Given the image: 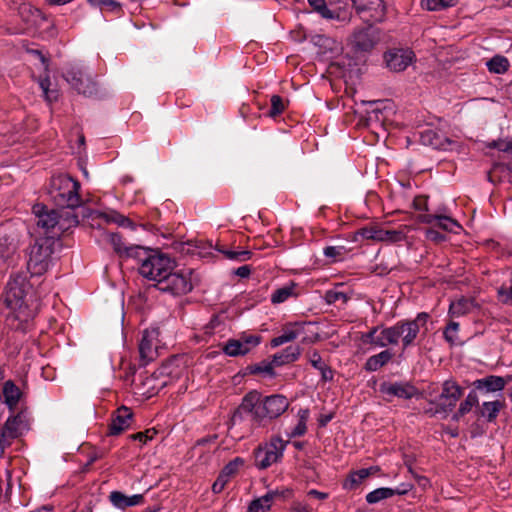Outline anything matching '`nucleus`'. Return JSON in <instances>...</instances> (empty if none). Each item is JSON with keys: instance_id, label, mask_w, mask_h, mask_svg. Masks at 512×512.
Here are the masks:
<instances>
[{"instance_id": "f257e3e1", "label": "nucleus", "mask_w": 512, "mask_h": 512, "mask_svg": "<svg viewBox=\"0 0 512 512\" xmlns=\"http://www.w3.org/2000/svg\"><path fill=\"white\" fill-rule=\"evenodd\" d=\"M30 292L31 286L23 275L14 276L7 283L4 293V303L10 310L7 321L16 330H25L37 313L38 304Z\"/></svg>"}, {"instance_id": "f03ea898", "label": "nucleus", "mask_w": 512, "mask_h": 512, "mask_svg": "<svg viewBox=\"0 0 512 512\" xmlns=\"http://www.w3.org/2000/svg\"><path fill=\"white\" fill-rule=\"evenodd\" d=\"M131 258L139 262L138 271L140 275L150 281L156 282L158 286L170 269L175 268V262L163 253L147 250L142 246H133L127 250Z\"/></svg>"}, {"instance_id": "7ed1b4c3", "label": "nucleus", "mask_w": 512, "mask_h": 512, "mask_svg": "<svg viewBox=\"0 0 512 512\" xmlns=\"http://www.w3.org/2000/svg\"><path fill=\"white\" fill-rule=\"evenodd\" d=\"M79 183L68 175L51 178L49 194L58 206L75 208L81 205Z\"/></svg>"}, {"instance_id": "20e7f679", "label": "nucleus", "mask_w": 512, "mask_h": 512, "mask_svg": "<svg viewBox=\"0 0 512 512\" xmlns=\"http://www.w3.org/2000/svg\"><path fill=\"white\" fill-rule=\"evenodd\" d=\"M54 253L53 238H39L27 252V269L33 276H41L48 271Z\"/></svg>"}, {"instance_id": "39448f33", "label": "nucleus", "mask_w": 512, "mask_h": 512, "mask_svg": "<svg viewBox=\"0 0 512 512\" xmlns=\"http://www.w3.org/2000/svg\"><path fill=\"white\" fill-rule=\"evenodd\" d=\"M428 318L429 315L423 312L419 313L414 320L399 321L390 326L394 335V344L397 345L401 341L403 349L413 345L420 328L426 325Z\"/></svg>"}, {"instance_id": "423d86ee", "label": "nucleus", "mask_w": 512, "mask_h": 512, "mask_svg": "<svg viewBox=\"0 0 512 512\" xmlns=\"http://www.w3.org/2000/svg\"><path fill=\"white\" fill-rule=\"evenodd\" d=\"M410 227L400 225L397 228H385L379 225H371L359 230L358 234L366 240L395 244L405 241Z\"/></svg>"}, {"instance_id": "0eeeda50", "label": "nucleus", "mask_w": 512, "mask_h": 512, "mask_svg": "<svg viewBox=\"0 0 512 512\" xmlns=\"http://www.w3.org/2000/svg\"><path fill=\"white\" fill-rule=\"evenodd\" d=\"M192 271L190 269L177 270L170 269V272L164 277L158 285L159 290L173 295H183L190 292L193 288Z\"/></svg>"}, {"instance_id": "6e6552de", "label": "nucleus", "mask_w": 512, "mask_h": 512, "mask_svg": "<svg viewBox=\"0 0 512 512\" xmlns=\"http://www.w3.org/2000/svg\"><path fill=\"white\" fill-rule=\"evenodd\" d=\"M286 442L279 437L272 438L270 442L259 446L254 452L255 466L259 469H267L277 463L283 456Z\"/></svg>"}, {"instance_id": "1a4fd4ad", "label": "nucleus", "mask_w": 512, "mask_h": 512, "mask_svg": "<svg viewBox=\"0 0 512 512\" xmlns=\"http://www.w3.org/2000/svg\"><path fill=\"white\" fill-rule=\"evenodd\" d=\"M63 77L78 94H82L86 97L96 95V83L80 69L72 67L63 75Z\"/></svg>"}, {"instance_id": "9d476101", "label": "nucleus", "mask_w": 512, "mask_h": 512, "mask_svg": "<svg viewBox=\"0 0 512 512\" xmlns=\"http://www.w3.org/2000/svg\"><path fill=\"white\" fill-rule=\"evenodd\" d=\"M356 12L366 22H381L386 14L383 0H352Z\"/></svg>"}, {"instance_id": "9b49d317", "label": "nucleus", "mask_w": 512, "mask_h": 512, "mask_svg": "<svg viewBox=\"0 0 512 512\" xmlns=\"http://www.w3.org/2000/svg\"><path fill=\"white\" fill-rule=\"evenodd\" d=\"M261 342V337L254 334H242L238 339L228 340L222 347L223 352L231 357L249 353Z\"/></svg>"}, {"instance_id": "f8f14e48", "label": "nucleus", "mask_w": 512, "mask_h": 512, "mask_svg": "<svg viewBox=\"0 0 512 512\" xmlns=\"http://www.w3.org/2000/svg\"><path fill=\"white\" fill-rule=\"evenodd\" d=\"M386 67L392 72L404 71L415 60V54L410 49L393 48L385 52Z\"/></svg>"}, {"instance_id": "ddd939ff", "label": "nucleus", "mask_w": 512, "mask_h": 512, "mask_svg": "<svg viewBox=\"0 0 512 512\" xmlns=\"http://www.w3.org/2000/svg\"><path fill=\"white\" fill-rule=\"evenodd\" d=\"M378 41V32L371 25L355 30L350 37V44L356 52H368Z\"/></svg>"}, {"instance_id": "4468645a", "label": "nucleus", "mask_w": 512, "mask_h": 512, "mask_svg": "<svg viewBox=\"0 0 512 512\" xmlns=\"http://www.w3.org/2000/svg\"><path fill=\"white\" fill-rule=\"evenodd\" d=\"M288 399L280 394H274L263 398L262 407V422L266 419L273 420L282 415L289 407Z\"/></svg>"}, {"instance_id": "2eb2a0df", "label": "nucleus", "mask_w": 512, "mask_h": 512, "mask_svg": "<svg viewBox=\"0 0 512 512\" xmlns=\"http://www.w3.org/2000/svg\"><path fill=\"white\" fill-rule=\"evenodd\" d=\"M462 395V389L452 381L443 383L442 392L439 396L435 413H447L455 407L457 401Z\"/></svg>"}, {"instance_id": "dca6fc26", "label": "nucleus", "mask_w": 512, "mask_h": 512, "mask_svg": "<svg viewBox=\"0 0 512 512\" xmlns=\"http://www.w3.org/2000/svg\"><path fill=\"white\" fill-rule=\"evenodd\" d=\"M159 335L160 331L158 328H151L144 331L139 344V353L144 364L152 361L157 356Z\"/></svg>"}, {"instance_id": "f3484780", "label": "nucleus", "mask_w": 512, "mask_h": 512, "mask_svg": "<svg viewBox=\"0 0 512 512\" xmlns=\"http://www.w3.org/2000/svg\"><path fill=\"white\" fill-rule=\"evenodd\" d=\"M25 428L26 424L21 415L8 417L1 430L0 448L4 450L6 447L10 446L11 441L18 438Z\"/></svg>"}, {"instance_id": "a211bd4d", "label": "nucleus", "mask_w": 512, "mask_h": 512, "mask_svg": "<svg viewBox=\"0 0 512 512\" xmlns=\"http://www.w3.org/2000/svg\"><path fill=\"white\" fill-rule=\"evenodd\" d=\"M262 401L263 397L259 392L255 390L250 391L244 396L239 410L249 413L252 421L260 425L262 424V412H260Z\"/></svg>"}, {"instance_id": "6ab92c4d", "label": "nucleus", "mask_w": 512, "mask_h": 512, "mask_svg": "<svg viewBox=\"0 0 512 512\" xmlns=\"http://www.w3.org/2000/svg\"><path fill=\"white\" fill-rule=\"evenodd\" d=\"M132 419L133 413L130 408L121 406L112 414L111 423L109 425V434H121L123 431L130 427Z\"/></svg>"}, {"instance_id": "aec40b11", "label": "nucleus", "mask_w": 512, "mask_h": 512, "mask_svg": "<svg viewBox=\"0 0 512 512\" xmlns=\"http://www.w3.org/2000/svg\"><path fill=\"white\" fill-rule=\"evenodd\" d=\"M17 248L14 239L0 236V273L6 272L15 263Z\"/></svg>"}, {"instance_id": "412c9836", "label": "nucleus", "mask_w": 512, "mask_h": 512, "mask_svg": "<svg viewBox=\"0 0 512 512\" xmlns=\"http://www.w3.org/2000/svg\"><path fill=\"white\" fill-rule=\"evenodd\" d=\"M420 138L424 145L432 146L435 149L453 150L454 147H458L457 143L432 129H427L421 132Z\"/></svg>"}, {"instance_id": "4be33fe9", "label": "nucleus", "mask_w": 512, "mask_h": 512, "mask_svg": "<svg viewBox=\"0 0 512 512\" xmlns=\"http://www.w3.org/2000/svg\"><path fill=\"white\" fill-rule=\"evenodd\" d=\"M380 391L388 396H395L403 399H410L417 394V389L409 383H383Z\"/></svg>"}, {"instance_id": "5701e85b", "label": "nucleus", "mask_w": 512, "mask_h": 512, "mask_svg": "<svg viewBox=\"0 0 512 512\" xmlns=\"http://www.w3.org/2000/svg\"><path fill=\"white\" fill-rule=\"evenodd\" d=\"M411 488L412 486L410 484H402L396 489L387 487L377 488L366 495V501L369 504H375L394 495H404L409 492Z\"/></svg>"}, {"instance_id": "b1692460", "label": "nucleus", "mask_w": 512, "mask_h": 512, "mask_svg": "<svg viewBox=\"0 0 512 512\" xmlns=\"http://www.w3.org/2000/svg\"><path fill=\"white\" fill-rule=\"evenodd\" d=\"M299 356L300 348L298 346H289L281 353L275 354L273 356L272 362L266 365L263 371L272 375L274 366H281L283 364L293 362L297 360Z\"/></svg>"}, {"instance_id": "393cba45", "label": "nucleus", "mask_w": 512, "mask_h": 512, "mask_svg": "<svg viewBox=\"0 0 512 512\" xmlns=\"http://www.w3.org/2000/svg\"><path fill=\"white\" fill-rule=\"evenodd\" d=\"M33 213L37 217V225L45 230H50L58 224V213L54 210L37 204L33 207Z\"/></svg>"}, {"instance_id": "a878e982", "label": "nucleus", "mask_w": 512, "mask_h": 512, "mask_svg": "<svg viewBox=\"0 0 512 512\" xmlns=\"http://www.w3.org/2000/svg\"><path fill=\"white\" fill-rule=\"evenodd\" d=\"M479 308V304L473 298L461 297L450 303L449 314L452 317H461Z\"/></svg>"}, {"instance_id": "bb28decb", "label": "nucleus", "mask_w": 512, "mask_h": 512, "mask_svg": "<svg viewBox=\"0 0 512 512\" xmlns=\"http://www.w3.org/2000/svg\"><path fill=\"white\" fill-rule=\"evenodd\" d=\"M282 496H284V491H268L265 495L253 500L250 503L248 507V512H267L268 510H270L273 501Z\"/></svg>"}, {"instance_id": "cd10ccee", "label": "nucleus", "mask_w": 512, "mask_h": 512, "mask_svg": "<svg viewBox=\"0 0 512 512\" xmlns=\"http://www.w3.org/2000/svg\"><path fill=\"white\" fill-rule=\"evenodd\" d=\"M303 333V326L299 323H290L286 325L279 336L271 340L273 348L295 340Z\"/></svg>"}, {"instance_id": "c85d7f7f", "label": "nucleus", "mask_w": 512, "mask_h": 512, "mask_svg": "<svg viewBox=\"0 0 512 512\" xmlns=\"http://www.w3.org/2000/svg\"><path fill=\"white\" fill-rule=\"evenodd\" d=\"M110 502L118 509H126L127 507L137 506L143 503V495L135 494L127 496L119 491H113L109 495Z\"/></svg>"}, {"instance_id": "c756f323", "label": "nucleus", "mask_w": 512, "mask_h": 512, "mask_svg": "<svg viewBox=\"0 0 512 512\" xmlns=\"http://www.w3.org/2000/svg\"><path fill=\"white\" fill-rule=\"evenodd\" d=\"M20 389L12 382L6 381L2 387V398L3 402L9 407L10 410H14L21 398Z\"/></svg>"}, {"instance_id": "7c9ffc66", "label": "nucleus", "mask_w": 512, "mask_h": 512, "mask_svg": "<svg viewBox=\"0 0 512 512\" xmlns=\"http://www.w3.org/2000/svg\"><path fill=\"white\" fill-rule=\"evenodd\" d=\"M310 6L318 12L323 18L350 21V16L341 17L339 12L333 11L327 7L325 0H308Z\"/></svg>"}, {"instance_id": "2f4dec72", "label": "nucleus", "mask_w": 512, "mask_h": 512, "mask_svg": "<svg viewBox=\"0 0 512 512\" xmlns=\"http://www.w3.org/2000/svg\"><path fill=\"white\" fill-rule=\"evenodd\" d=\"M507 381L505 378L500 376H488L483 379H479L475 381V386L477 389H486L488 392H495L502 390Z\"/></svg>"}, {"instance_id": "473e14b6", "label": "nucleus", "mask_w": 512, "mask_h": 512, "mask_svg": "<svg viewBox=\"0 0 512 512\" xmlns=\"http://www.w3.org/2000/svg\"><path fill=\"white\" fill-rule=\"evenodd\" d=\"M393 357V354L389 350H383L380 353L369 357L365 363V369L367 371H377L384 365H386Z\"/></svg>"}, {"instance_id": "72a5a7b5", "label": "nucleus", "mask_w": 512, "mask_h": 512, "mask_svg": "<svg viewBox=\"0 0 512 512\" xmlns=\"http://www.w3.org/2000/svg\"><path fill=\"white\" fill-rule=\"evenodd\" d=\"M379 469L377 467L363 468L352 472L349 478L344 483V488L353 489L359 485L368 476L376 473Z\"/></svg>"}, {"instance_id": "f704fd0d", "label": "nucleus", "mask_w": 512, "mask_h": 512, "mask_svg": "<svg viewBox=\"0 0 512 512\" xmlns=\"http://www.w3.org/2000/svg\"><path fill=\"white\" fill-rule=\"evenodd\" d=\"M295 288L296 285L291 283L275 290L271 295V302L273 304H280L288 300L290 297L296 296Z\"/></svg>"}, {"instance_id": "c9c22d12", "label": "nucleus", "mask_w": 512, "mask_h": 512, "mask_svg": "<svg viewBox=\"0 0 512 512\" xmlns=\"http://www.w3.org/2000/svg\"><path fill=\"white\" fill-rule=\"evenodd\" d=\"M434 225L444 231L453 233H458V231L461 229V226L456 220L442 214L437 215L436 223Z\"/></svg>"}, {"instance_id": "e433bc0d", "label": "nucleus", "mask_w": 512, "mask_h": 512, "mask_svg": "<svg viewBox=\"0 0 512 512\" xmlns=\"http://www.w3.org/2000/svg\"><path fill=\"white\" fill-rule=\"evenodd\" d=\"M503 403L500 401L484 402L481 408V415L489 422L496 419L499 411L502 409Z\"/></svg>"}, {"instance_id": "4c0bfd02", "label": "nucleus", "mask_w": 512, "mask_h": 512, "mask_svg": "<svg viewBox=\"0 0 512 512\" xmlns=\"http://www.w3.org/2000/svg\"><path fill=\"white\" fill-rule=\"evenodd\" d=\"M507 162H494L488 172V178L491 182L507 180Z\"/></svg>"}, {"instance_id": "58836bf2", "label": "nucleus", "mask_w": 512, "mask_h": 512, "mask_svg": "<svg viewBox=\"0 0 512 512\" xmlns=\"http://www.w3.org/2000/svg\"><path fill=\"white\" fill-rule=\"evenodd\" d=\"M298 423L292 432L289 434L290 437H299L306 433L307 431V420L309 418V411L307 409H300L297 414Z\"/></svg>"}, {"instance_id": "ea45409f", "label": "nucleus", "mask_w": 512, "mask_h": 512, "mask_svg": "<svg viewBox=\"0 0 512 512\" xmlns=\"http://www.w3.org/2000/svg\"><path fill=\"white\" fill-rule=\"evenodd\" d=\"M39 85L47 102L52 103L58 100L59 91L57 89H50L51 82L48 74L39 80Z\"/></svg>"}, {"instance_id": "a19ab883", "label": "nucleus", "mask_w": 512, "mask_h": 512, "mask_svg": "<svg viewBox=\"0 0 512 512\" xmlns=\"http://www.w3.org/2000/svg\"><path fill=\"white\" fill-rule=\"evenodd\" d=\"M477 404H478L477 394L474 391H471L467 395L466 399L460 404L459 409H458L457 413L454 415V417L456 419H458V417L463 416L466 413H468L469 411H471L473 406H475Z\"/></svg>"}, {"instance_id": "79ce46f5", "label": "nucleus", "mask_w": 512, "mask_h": 512, "mask_svg": "<svg viewBox=\"0 0 512 512\" xmlns=\"http://www.w3.org/2000/svg\"><path fill=\"white\" fill-rule=\"evenodd\" d=\"M457 0H422V8L428 11L440 10L448 7H452L456 4Z\"/></svg>"}, {"instance_id": "37998d69", "label": "nucleus", "mask_w": 512, "mask_h": 512, "mask_svg": "<svg viewBox=\"0 0 512 512\" xmlns=\"http://www.w3.org/2000/svg\"><path fill=\"white\" fill-rule=\"evenodd\" d=\"M487 66L491 72L501 74L507 71L509 62L503 56H495L487 62Z\"/></svg>"}, {"instance_id": "c03bdc74", "label": "nucleus", "mask_w": 512, "mask_h": 512, "mask_svg": "<svg viewBox=\"0 0 512 512\" xmlns=\"http://www.w3.org/2000/svg\"><path fill=\"white\" fill-rule=\"evenodd\" d=\"M393 332L390 327L379 329L376 335V346L384 348L388 345H395Z\"/></svg>"}, {"instance_id": "a18cd8bd", "label": "nucleus", "mask_w": 512, "mask_h": 512, "mask_svg": "<svg viewBox=\"0 0 512 512\" xmlns=\"http://www.w3.org/2000/svg\"><path fill=\"white\" fill-rule=\"evenodd\" d=\"M109 241L116 253H118L120 256H126L131 258V255L127 253V250L130 248V246H126V244L122 240V237L119 234H109ZM131 247H133V245H131Z\"/></svg>"}, {"instance_id": "49530a36", "label": "nucleus", "mask_w": 512, "mask_h": 512, "mask_svg": "<svg viewBox=\"0 0 512 512\" xmlns=\"http://www.w3.org/2000/svg\"><path fill=\"white\" fill-rule=\"evenodd\" d=\"M243 465L244 460L240 457H236L222 469L221 474L230 480Z\"/></svg>"}, {"instance_id": "de8ad7c7", "label": "nucleus", "mask_w": 512, "mask_h": 512, "mask_svg": "<svg viewBox=\"0 0 512 512\" xmlns=\"http://www.w3.org/2000/svg\"><path fill=\"white\" fill-rule=\"evenodd\" d=\"M458 332L459 324L457 322H450L444 330L445 340L450 344H457L459 342Z\"/></svg>"}, {"instance_id": "09e8293b", "label": "nucleus", "mask_w": 512, "mask_h": 512, "mask_svg": "<svg viewBox=\"0 0 512 512\" xmlns=\"http://www.w3.org/2000/svg\"><path fill=\"white\" fill-rule=\"evenodd\" d=\"M219 251L224 254V256L230 260L234 261H246L251 258L252 253L248 250L241 251H233V250H224L219 249Z\"/></svg>"}, {"instance_id": "8fccbe9b", "label": "nucleus", "mask_w": 512, "mask_h": 512, "mask_svg": "<svg viewBox=\"0 0 512 512\" xmlns=\"http://www.w3.org/2000/svg\"><path fill=\"white\" fill-rule=\"evenodd\" d=\"M489 148L497 149L499 152L506 153L503 157H509V154L512 153V141L511 140H498L493 141L489 144ZM497 157H502L501 155H497Z\"/></svg>"}, {"instance_id": "3c124183", "label": "nucleus", "mask_w": 512, "mask_h": 512, "mask_svg": "<svg viewBox=\"0 0 512 512\" xmlns=\"http://www.w3.org/2000/svg\"><path fill=\"white\" fill-rule=\"evenodd\" d=\"M285 110V105L282 101V98L278 95H273L271 97V110L269 115L275 117L281 114Z\"/></svg>"}, {"instance_id": "603ef678", "label": "nucleus", "mask_w": 512, "mask_h": 512, "mask_svg": "<svg viewBox=\"0 0 512 512\" xmlns=\"http://www.w3.org/2000/svg\"><path fill=\"white\" fill-rule=\"evenodd\" d=\"M345 252V248L343 246H328L324 248V255L327 258L332 259L333 261H336L337 259L341 258Z\"/></svg>"}, {"instance_id": "864d4df0", "label": "nucleus", "mask_w": 512, "mask_h": 512, "mask_svg": "<svg viewBox=\"0 0 512 512\" xmlns=\"http://www.w3.org/2000/svg\"><path fill=\"white\" fill-rule=\"evenodd\" d=\"M498 298L503 304L512 305V282L509 286H501L498 289Z\"/></svg>"}, {"instance_id": "5fc2aeb1", "label": "nucleus", "mask_w": 512, "mask_h": 512, "mask_svg": "<svg viewBox=\"0 0 512 512\" xmlns=\"http://www.w3.org/2000/svg\"><path fill=\"white\" fill-rule=\"evenodd\" d=\"M325 299L329 304H335L339 301L345 303L347 301V297L343 292L337 290H329L325 294Z\"/></svg>"}, {"instance_id": "6e6d98bb", "label": "nucleus", "mask_w": 512, "mask_h": 512, "mask_svg": "<svg viewBox=\"0 0 512 512\" xmlns=\"http://www.w3.org/2000/svg\"><path fill=\"white\" fill-rule=\"evenodd\" d=\"M91 5L98 6L100 8H107L114 10L120 7V4L114 0H88Z\"/></svg>"}, {"instance_id": "4d7b16f0", "label": "nucleus", "mask_w": 512, "mask_h": 512, "mask_svg": "<svg viewBox=\"0 0 512 512\" xmlns=\"http://www.w3.org/2000/svg\"><path fill=\"white\" fill-rule=\"evenodd\" d=\"M309 363L315 368H323L325 362L322 360L320 354L317 351H311L307 355Z\"/></svg>"}, {"instance_id": "13d9d810", "label": "nucleus", "mask_w": 512, "mask_h": 512, "mask_svg": "<svg viewBox=\"0 0 512 512\" xmlns=\"http://www.w3.org/2000/svg\"><path fill=\"white\" fill-rule=\"evenodd\" d=\"M228 482L229 479L220 473L212 485V491L216 494L221 493Z\"/></svg>"}, {"instance_id": "bf43d9fd", "label": "nucleus", "mask_w": 512, "mask_h": 512, "mask_svg": "<svg viewBox=\"0 0 512 512\" xmlns=\"http://www.w3.org/2000/svg\"><path fill=\"white\" fill-rule=\"evenodd\" d=\"M413 208L419 211L428 210V198L426 196H417L413 200Z\"/></svg>"}, {"instance_id": "052dcab7", "label": "nucleus", "mask_w": 512, "mask_h": 512, "mask_svg": "<svg viewBox=\"0 0 512 512\" xmlns=\"http://www.w3.org/2000/svg\"><path fill=\"white\" fill-rule=\"evenodd\" d=\"M378 332V327H374L370 329L367 333L363 334L361 339L365 344H372L376 346V335Z\"/></svg>"}, {"instance_id": "680f3d73", "label": "nucleus", "mask_w": 512, "mask_h": 512, "mask_svg": "<svg viewBox=\"0 0 512 512\" xmlns=\"http://www.w3.org/2000/svg\"><path fill=\"white\" fill-rule=\"evenodd\" d=\"M155 434H156V432L153 430H146L145 432H139V433L133 434L130 437L134 440H139L143 443H146L147 440H151Z\"/></svg>"}, {"instance_id": "e2e57ef3", "label": "nucleus", "mask_w": 512, "mask_h": 512, "mask_svg": "<svg viewBox=\"0 0 512 512\" xmlns=\"http://www.w3.org/2000/svg\"><path fill=\"white\" fill-rule=\"evenodd\" d=\"M426 238L434 242H441L444 240V236L434 228H430L426 231Z\"/></svg>"}, {"instance_id": "0e129e2a", "label": "nucleus", "mask_w": 512, "mask_h": 512, "mask_svg": "<svg viewBox=\"0 0 512 512\" xmlns=\"http://www.w3.org/2000/svg\"><path fill=\"white\" fill-rule=\"evenodd\" d=\"M28 52L33 54V55H35V56H38L40 58L42 64L44 65L45 72L48 73V71H49V61L42 54V52L40 50H36V49H29Z\"/></svg>"}, {"instance_id": "69168bd1", "label": "nucleus", "mask_w": 512, "mask_h": 512, "mask_svg": "<svg viewBox=\"0 0 512 512\" xmlns=\"http://www.w3.org/2000/svg\"><path fill=\"white\" fill-rule=\"evenodd\" d=\"M307 496L322 501V500H326L329 495L326 492H321V491H318L315 489H311L307 492Z\"/></svg>"}, {"instance_id": "338daca9", "label": "nucleus", "mask_w": 512, "mask_h": 512, "mask_svg": "<svg viewBox=\"0 0 512 512\" xmlns=\"http://www.w3.org/2000/svg\"><path fill=\"white\" fill-rule=\"evenodd\" d=\"M438 214H421L418 216V221L426 224L436 223V217Z\"/></svg>"}, {"instance_id": "774afa93", "label": "nucleus", "mask_w": 512, "mask_h": 512, "mask_svg": "<svg viewBox=\"0 0 512 512\" xmlns=\"http://www.w3.org/2000/svg\"><path fill=\"white\" fill-rule=\"evenodd\" d=\"M293 510L295 512H312L313 509L304 502H295L293 504Z\"/></svg>"}]
</instances>
